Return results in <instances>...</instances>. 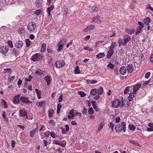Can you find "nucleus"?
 <instances>
[{
    "mask_svg": "<svg viewBox=\"0 0 153 153\" xmlns=\"http://www.w3.org/2000/svg\"><path fill=\"white\" fill-rule=\"evenodd\" d=\"M65 65V63L64 61L62 60H59L55 62V65L57 68H59L63 67Z\"/></svg>",
    "mask_w": 153,
    "mask_h": 153,
    "instance_id": "6",
    "label": "nucleus"
},
{
    "mask_svg": "<svg viewBox=\"0 0 153 153\" xmlns=\"http://www.w3.org/2000/svg\"><path fill=\"white\" fill-rule=\"evenodd\" d=\"M41 13V10L40 9H39L36 10L35 12V14L37 16H39Z\"/></svg>",
    "mask_w": 153,
    "mask_h": 153,
    "instance_id": "50",
    "label": "nucleus"
},
{
    "mask_svg": "<svg viewBox=\"0 0 153 153\" xmlns=\"http://www.w3.org/2000/svg\"><path fill=\"white\" fill-rule=\"evenodd\" d=\"M44 79L46 80L47 82V84L48 85L50 84L51 80L50 76L48 75L44 77Z\"/></svg>",
    "mask_w": 153,
    "mask_h": 153,
    "instance_id": "25",
    "label": "nucleus"
},
{
    "mask_svg": "<svg viewBox=\"0 0 153 153\" xmlns=\"http://www.w3.org/2000/svg\"><path fill=\"white\" fill-rule=\"evenodd\" d=\"M98 94L101 95L103 93V89L102 87H100L98 89H97Z\"/></svg>",
    "mask_w": 153,
    "mask_h": 153,
    "instance_id": "30",
    "label": "nucleus"
},
{
    "mask_svg": "<svg viewBox=\"0 0 153 153\" xmlns=\"http://www.w3.org/2000/svg\"><path fill=\"white\" fill-rule=\"evenodd\" d=\"M8 45L11 48H12L13 47V43L11 41H8Z\"/></svg>",
    "mask_w": 153,
    "mask_h": 153,
    "instance_id": "51",
    "label": "nucleus"
},
{
    "mask_svg": "<svg viewBox=\"0 0 153 153\" xmlns=\"http://www.w3.org/2000/svg\"><path fill=\"white\" fill-rule=\"evenodd\" d=\"M127 69L128 73H131L133 71V65L131 64H128L127 65Z\"/></svg>",
    "mask_w": 153,
    "mask_h": 153,
    "instance_id": "17",
    "label": "nucleus"
},
{
    "mask_svg": "<svg viewBox=\"0 0 153 153\" xmlns=\"http://www.w3.org/2000/svg\"><path fill=\"white\" fill-rule=\"evenodd\" d=\"M87 112V109L84 108L82 111V113L84 114H86Z\"/></svg>",
    "mask_w": 153,
    "mask_h": 153,
    "instance_id": "63",
    "label": "nucleus"
},
{
    "mask_svg": "<svg viewBox=\"0 0 153 153\" xmlns=\"http://www.w3.org/2000/svg\"><path fill=\"white\" fill-rule=\"evenodd\" d=\"M116 46V42H112L109 47V50L113 51V50L114 49Z\"/></svg>",
    "mask_w": 153,
    "mask_h": 153,
    "instance_id": "24",
    "label": "nucleus"
},
{
    "mask_svg": "<svg viewBox=\"0 0 153 153\" xmlns=\"http://www.w3.org/2000/svg\"><path fill=\"white\" fill-rule=\"evenodd\" d=\"M2 115L3 118L4 119L5 121L7 122L8 121V119L7 117L6 114L4 111H3L2 112Z\"/></svg>",
    "mask_w": 153,
    "mask_h": 153,
    "instance_id": "29",
    "label": "nucleus"
},
{
    "mask_svg": "<svg viewBox=\"0 0 153 153\" xmlns=\"http://www.w3.org/2000/svg\"><path fill=\"white\" fill-rule=\"evenodd\" d=\"M60 146L63 147H65L66 146V142L65 140H64L60 141Z\"/></svg>",
    "mask_w": 153,
    "mask_h": 153,
    "instance_id": "37",
    "label": "nucleus"
},
{
    "mask_svg": "<svg viewBox=\"0 0 153 153\" xmlns=\"http://www.w3.org/2000/svg\"><path fill=\"white\" fill-rule=\"evenodd\" d=\"M67 42V40L65 39H62L57 44V46L58 47L57 50L59 52L63 49V45L66 44Z\"/></svg>",
    "mask_w": 153,
    "mask_h": 153,
    "instance_id": "2",
    "label": "nucleus"
},
{
    "mask_svg": "<svg viewBox=\"0 0 153 153\" xmlns=\"http://www.w3.org/2000/svg\"><path fill=\"white\" fill-rule=\"evenodd\" d=\"M12 53L16 57L19 54V52L16 48H13L12 51Z\"/></svg>",
    "mask_w": 153,
    "mask_h": 153,
    "instance_id": "34",
    "label": "nucleus"
},
{
    "mask_svg": "<svg viewBox=\"0 0 153 153\" xmlns=\"http://www.w3.org/2000/svg\"><path fill=\"white\" fill-rule=\"evenodd\" d=\"M45 103V101L40 102L37 104V105L39 107L44 106Z\"/></svg>",
    "mask_w": 153,
    "mask_h": 153,
    "instance_id": "39",
    "label": "nucleus"
},
{
    "mask_svg": "<svg viewBox=\"0 0 153 153\" xmlns=\"http://www.w3.org/2000/svg\"><path fill=\"white\" fill-rule=\"evenodd\" d=\"M46 45L45 44H43L42 45V47L41 49V52H44L46 49Z\"/></svg>",
    "mask_w": 153,
    "mask_h": 153,
    "instance_id": "32",
    "label": "nucleus"
},
{
    "mask_svg": "<svg viewBox=\"0 0 153 153\" xmlns=\"http://www.w3.org/2000/svg\"><path fill=\"white\" fill-rule=\"evenodd\" d=\"M150 19L149 17H147L144 19L143 22L146 25H148L150 22Z\"/></svg>",
    "mask_w": 153,
    "mask_h": 153,
    "instance_id": "33",
    "label": "nucleus"
},
{
    "mask_svg": "<svg viewBox=\"0 0 153 153\" xmlns=\"http://www.w3.org/2000/svg\"><path fill=\"white\" fill-rule=\"evenodd\" d=\"M115 130L117 132L119 133L123 130L122 126L120 124H117L115 126Z\"/></svg>",
    "mask_w": 153,
    "mask_h": 153,
    "instance_id": "15",
    "label": "nucleus"
},
{
    "mask_svg": "<svg viewBox=\"0 0 153 153\" xmlns=\"http://www.w3.org/2000/svg\"><path fill=\"white\" fill-rule=\"evenodd\" d=\"M51 136L53 138H55L57 137V136L54 132H51L50 133Z\"/></svg>",
    "mask_w": 153,
    "mask_h": 153,
    "instance_id": "44",
    "label": "nucleus"
},
{
    "mask_svg": "<svg viewBox=\"0 0 153 153\" xmlns=\"http://www.w3.org/2000/svg\"><path fill=\"white\" fill-rule=\"evenodd\" d=\"M118 43L119 44V46L122 45V44L123 45V42L122 39H119L118 41Z\"/></svg>",
    "mask_w": 153,
    "mask_h": 153,
    "instance_id": "55",
    "label": "nucleus"
},
{
    "mask_svg": "<svg viewBox=\"0 0 153 153\" xmlns=\"http://www.w3.org/2000/svg\"><path fill=\"white\" fill-rule=\"evenodd\" d=\"M78 94L80 95L81 97H83L86 95V94L84 92L81 91H79L78 92Z\"/></svg>",
    "mask_w": 153,
    "mask_h": 153,
    "instance_id": "46",
    "label": "nucleus"
},
{
    "mask_svg": "<svg viewBox=\"0 0 153 153\" xmlns=\"http://www.w3.org/2000/svg\"><path fill=\"white\" fill-rule=\"evenodd\" d=\"M36 92V93L38 99H40L41 98V91H39L38 89H36L35 90Z\"/></svg>",
    "mask_w": 153,
    "mask_h": 153,
    "instance_id": "31",
    "label": "nucleus"
},
{
    "mask_svg": "<svg viewBox=\"0 0 153 153\" xmlns=\"http://www.w3.org/2000/svg\"><path fill=\"white\" fill-rule=\"evenodd\" d=\"M20 100L21 102L26 104L30 103L32 102L31 101L29 100L28 97L24 96H22L20 97Z\"/></svg>",
    "mask_w": 153,
    "mask_h": 153,
    "instance_id": "5",
    "label": "nucleus"
},
{
    "mask_svg": "<svg viewBox=\"0 0 153 153\" xmlns=\"http://www.w3.org/2000/svg\"><path fill=\"white\" fill-rule=\"evenodd\" d=\"M4 73H10L11 72L12 70L11 68H4Z\"/></svg>",
    "mask_w": 153,
    "mask_h": 153,
    "instance_id": "48",
    "label": "nucleus"
},
{
    "mask_svg": "<svg viewBox=\"0 0 153 153\" xmlns=\"http://www.w3.org/2000/svg\"><path fill=\"white\" fill-rule=\"evenodd\" d=\"M33 78V77L31 75H30L29 76V78H28V79L26 78L25 79L26 81H30Z\"/></svg>",
    "mask_w": 153,
    "mask_h": 153,
    "instance_id": "57",
    "label": "nucleus"
},
{
    "mask_svg": "<svg viewBox=\"0 0 153 153\" xmlns=\"http://www.w3.org/2000/svg\"><path fill=\"white\" fill-rule=\"evenodd\" d=\"M150 75V72H147L145 75V78L146 79H148Z\"/></svg>",
    "mask_w": 153,
    "mask_h": 153,
    "instance_id": "56",
    "label": "nucleus"
},
{
    "mask_svg": "<svg viewBox=\"0 0 153 153\" xmlns=\"http://www.w3.org/2000/svg\"><path fill=\"white\" fill-rule=\"evenodd\" d=\"M61 107L62 105L61 103H59L57 105V109L56 111V112L57 114L59 113Z\"/></svg>",
    "mask_w": 153,
    "mask_h": 153,
    "instance_id": "40",
    "label": "nucleus"
},
{
    "mask_svg": "<svg viewBox=\"0 0 153 153\" xmlns=\"http://www.w3.org/2000/svg\"><path fill=\"white\" fill-rule=\"evenodd\" d=\"M122 126V129L123 130L124 132H125L126 131V124L125 122H123L121 123V125Z\"/></svg>",
    "mask_w": 153,
    "mask_h": 153,
    "instance_id": "35",
    "label": "nucleus"
},
{
    "mask_svg": "<svg viewBox=\"0 0 153 153\" xmlns=\"http://www.w3.org/2000/svg\"><path fill=\"white\" fill-rule=\"evenodd\" d=\"M50 133L49 131H47L45 132L44 134L45 136L48 137L50 135Z\"/></svg>",
    "mask_w": 153,
    "mask_h": 153,
    "instance_id": "59",
    "label": "nucleus"
},
{
    "mask_svg": "<svg viewBox=\"0 0 153 153\" xmlns=\"http://www.w3.org/2000/svg\"><path fill=\"white\" fill-rule=\"evenodd\" d=\"M143 28V27H140L138 26L137 29V30L136 32V34L137 35L139 33H140L141 32V31L142 28Z\"/></svg>",
    "mask_w": 153,
    "mask_h": 153,
    "instance_id": "38",
    "label": "nucleus"
},
{
    "mask_svg": "<svg viewBox=\"0 0 153 153\" xmlns=\"http://www.w3.org/2000/svg\"><path fill=\"white\" fill-rule=\"evenodd\" d=\"M114 51L112 50H109L107 53V57L108 58H109L113 54Z\"/></svg>",
    "mask_w": 153,
    "mask_h": 153,
    "instance_id": "27",
    "label": "nucleus"
},
{
    "mask_svg": "<svg viewBox=\"0 0 153 153\" xmlns=\"http://www.w3.org/2000/svg\"><path fill=\"white\" fill-rule=\"evenodd\" d=\"M83 49L84 50H87L90 51H94V49L92 48H89L88 47H84Z\"/></svg>",
    "mask_w": 153,
    "mask_h": 153,
    "instance_id": "49",
    "label": "nucleus"
},
{
    "mask_svg": "<svg viewBox=\"0 0 153 153\" xmlns=\"http://www.w3.org/2000/svg\"><path fill=\"white\" fill-rule=\"evenodd\" d=\"M128 128L129 130L134 131L136 129V127L134 125L130 124L128 126Z\"/></svg>",
    "mask_w": 153,
    "mask_h": 153,
    "instance_id": "21",
    "label": "nucleus"
},
{
    "mask_svg": "<svg viewBox=\"0 0 153 153\" xmlns=\"http://www.w3.org/2000/svg\"><path fill=\"white\" fill-rule=\"evenodd\" d=\"M19 115L25 119L28 118L27 112L25 110L21 109L19 111Z\"/></svg>",
    "mask_w": 153,
    "mask_h": 153,
    "instance_id": "7",
    "label": "nucleus"
},
{
    "mask_svg": "<svg viewBox=\"0 0 153 153\" xmlns=\"http://www.w3.org/2000/svg\"><path fill=\"white\" fill-rule=\"evenodd\" d=\"M1 103L4 106L5 108H7V104L6 102L4 100H1Z\"/></svg>",
    "mask_w": 153,
    "mask_h": 153,
    "instance_id": "54",
    "label": "nucleus"
},
{
    "mask_svg": "<svg viewBox=\"0 0 153 153\" xmlns=\"http://www.w3.org/2000/svg\"><path fill=\"white\" fill-rule=\"evenodd\" d=\"M53 144H54L56 145H60V142L57 140L56 139L53 141L52 142Z\"/></svg>",
    "mask_w": 153,
    "mask_h": 153,
    "instance_id": "47",
    "label": "nucleus"
},
{
    "mask_svg": "<svg viewBox=\"0 0 153 153\" xmlns=\"http://www.w3.org/2000/svg\"><path fill=\"white\" fill-rule=\"evenodd\" d=\"M37 131V129H33L30 132V136L31 137H33L34 136V134Z\"/></svg>",
    "mask_w": 153,
    "mask_h": 153,
    "instance_id": "26",
    "label": "nucleus"
},
{
    "mask_svg": "<svg viewBox=\"0 0 153 153\" xmlns=\"http://www.w3.org/2000/svg\"><path fill=\"white\" fill-rule=\"evenodd\" d=\"M26 45L27 47H29L31 44V42L29 39H27L25 40Z\"/></svg>",
    "mask_w": 153,
    "mask_h": 153,
    "instance_id": "36",
    "label": "nucleus"
},
{
    "mask_svg": "<svg viewBox=\"0 0 153 153\" xmlns=\"http://www.w3.org/2000/svg\"><path fill=\"white\" fill-rule=\"evenodd\" d=\"M20 95L18 94L14 97L13 99V103L15 104H19L20 102Z\"/></svg>",
    "mask_w": 153,
    "mask_h": 153,
    "instance_id": "10",
    "label": "nucleus"
},
{
    "mask_svg": "<svg viewBox=\"0 0 153 153\" xmlns=\"http://www.w3.org/2000/svg\"><path fill=\"white\" fill-rule=\"evenodd\" d=\"M47 51L49 53H53V51L49 47H48L47 49Z\"/></svg>",
    "mask_w": 153,
    "mask_h": 153,
    "instance_id": "58",
    "label": "nucleus"
},
{
    "mask_svg": "<svg viewBox=\"0 0 153 153\" xmlns=\"http://www.w3.org/2000/svg\"><path fill=\"white\" fill-rule=\"evenodd\" d=\"M53 110H52V109H50L49 110H48V114H49L48 116H49L50 117H52L53 115Z\"/></svg>",
    "mask_w": 153,
    "mask_h": 153,
    "instance_id": "43",
    "label": "nucleus"
},
{
    "mask_svg": "<svg viewBox=\"0 0 153 153\" xmlns=\"http://www.w3.org/2000/svg\"><path fill=\"white\" fill-rule=\"evenodd\" d=\"M108 126L109 129L111 130V131L112 132L114 130V124L112 122H111L108 125Z\"/></svg>",
    "mask_w": 153,
    "mask_h": 153,
    "instance_id": "23",
    "label": "nucleus"
},
{
    "mask_svg": "<svg viewBox=\"0 0 153 153\" xmlns=\"http://www.w3.org/2000/svg\"><path fill=\"white\" fill-rule=\"evenodd\" d=\"M130 89V87L128 86L125 89V90L124 92V93L125 94H126L127 93L129 92Z\"/></svg>",
    "mask_w": 153,
    "mask_h": 153,
    "instance_id": "52",
    "label": "nucleus"
},
{
    "mask_svg": "<svg viewBox=\"0 0 153 153\" xmlns=\"http://www.w3.org/2000/svg\"><path fill=\"white\" fill-rule=\"evenodd\" d=\"M75 73L76 74H79V68H76L75 69Z\"/></svg>",
    "mask_w": 153,
    "mask_h": 153,
    "instance_id": "64",
    "label": "nucleus"
},
{
    "mask_svg": "<svg viewBox=\"0 0 153 153\" xmlns=\"http://www.w3.org/2000/svg\"><path fill=\"white\" fill-rule=\"evenodd\" d=\"M36 27V24L33 22L29 23L27 26V29L29 31H33L35 29Z\"/></svg>",
    "mask_w": 153,
    "mask_h": 153,
    "instance_id": "4",
    "label": "nucleus"
},
{
    "mask_svg": "<svg viewBox=\"0 0 153 153\" xmlns=\"http://www.w3.org/2000/svg\"><path fill=\"white\" fill-rule=\"evenodd\" d=\"M23 45V42L22 41H18L16 42L15 46L17 48H21Z\"/></svg>",
    "mask_w": 153,
    "mask_h": 153,
    "instance_id": "11",
    "label": "nucleus"
},
{
    "mask_svg": "<svg viewBox=\"0 0 153 153\" xmlns=\"http://www.w3.org/2000/svg\"><path fill=\"white\" fill-rule=\"evenodd\" d=\"M107 67L108 68H110L112 69L114 67V66L113 65H112V64H111L110 63L108 64Z\"/></svg>",
    "mask_w": 153,
    "mask_h": 153,
    "instance_id": "62",
    "label": "nucleus"
},
{
    "mask_svg": "<svg viewBox=\"0 0 153 153\" xmlns=\"http://www.w3.org/2000/svg\"><path fill=\"white\" fill-rule=\"evenodd\" d=\"M134 92L131 93L129 94V96L128 98V100L129 101H131L133 100V98L134 96Z\"/></svg>",
    "mask_w": 153,
    "mask_h": 153,
    "instance_id": "22",
    "label": "nucleus"
},
{
    "mask_svg": "<svg viewBox=\"0 0 153 153\" xmlns=\"http://www.w3.org/2000/svg\"><path fill=\"white\" fill-rule=\"evenodd\" d=\"M105 56V55L103 53H100L97 54L96 56L97 58L100 59V58H104Z\"/></svg>",
    "mask_w": 153,
    "mask_h": 153,
    "instance_id": "20",
    "label": "nucleus"
},
{
    "mask_svg": "<svg viewBox=\"0 0 153 153\" xmlns=\"http://www.w3.org/2000/svg\"><path fill=\"white\" fill-rule=\"evenodd\" d=\"M44 57V55L39 53H36L33 54L32 56V60L34 61H39L42 60Z\"/></svg>",
    "mask_w": 153,
    "mask_h": 153,
    "instance_id": "1",
    "label": "nucleus"
},
{
    "mask_svg": "<svg viewBox=\"0 0 153 153\" xmlns=\"http://www.w3.org/2000/svg\"><path fill=\"white\" fill-rule=\"evenodd\" d=\"M75 115L73 114H69L68 116V118L70 119H73Z\"/></svg>",
    "mask_w": 153,
    "mask_h": 153,
    "instance_id": "60",
    "label": "nucleus"
},
{
    "mask_svg": "<svg viewBox=\"0 0 153 153\" xmlns=\"http://www.w3.org/2000/svg\"><path fill=\"white\" fill-rule=\"evenodd\" d=\"M125 31L128 34L131 35L134 33L135 30L134 28L129 29L126 28Z\"/></svg>",
    "mask_w": 153,
    "mask_h": 153,
    "instance_id": "16",
    "label": "nucleus"
},
{
    "mask_svg": "<svg viewBox=\"0 0 153 153\" xmlns=\"http://www.w3.org/2000/svg\"><path fill=\"white\" fill-rule=\"evenodd\" d=\"M97 89L93 88L91 90L90 94L91 95H95L97 93Z\"/></svg>",
    "mask_w": 153,
    "mask_h": 153,
    "instance_id": "28",
    "label": "nucleus"
},
{
    "mask_svg": "<svg viewBox=\"0 0 153 153\" xmlns=\"http://www.w3.org/2000/svg\"><path fill=\"white\" fill-rule=\"evenodd\" d=\"M63 100V95L61 94L59 98V102H62Z\"/></svg>",
    "mask_w": 153,
    "mask_h": 153,
    "instance_id": "61",
    "label": "nucleus"
},
{
    "mask_svg": "<svg viewBox=\"0 0 153 153\" xmlns=\"http://www.w3.org/2000/svg\"><path fill=\"white\" fill-rule=\"evenodd\" d=\"M104 126V124L103 123H101L99 126L97 131H100L103 127Z\"/></svg>",
    "mask_w": 153,
    "mask_h": 153,
    "instance_id": "41",
    "label": "nucleus"
},
{
    "mask_svg": "<svg viewBox=\"0 0 153 153\" xmlns=\"http://www.w3.org/2000/svg\"><path fill=\"white\" fill-rule=\"evenodd\" d=\"M45 73L44 71H42L40 69L37 70L35 72V74L38 76H41Z\"/></svg>",
    "mask_w": 153,
    "mask_h": 153,
    "instance_id": "18",
    "label": "nucleus"
},
{
    "mask_svg": "<svg viewBox=\"0 0 153 153\" xmlns=\"http://www.w3.org/2000/svg\"><path fill=\"white\" fill-rule=\"evenodd\" d=\"M141 86V84H137L134 86L133 91L135 93L139 89Z\"/></svg>",
    "mask_w": 153,
    "mask_h": 153,
    "instance_id": "19",
    "label": "nucleus"
},
{
    "mask_svg": "<svg viewBox=\"0 0 153 153\" xmlns=\"http://www.w3.org/2000/svg\"><path fill=\"white\" fill-rule=\"evenodd\" d=\"M76 112V111L74 109H72L70 110L69 112V114H73L74 115L75 112Z\"/></svg>",
    "mask_w": 153,
    "mask_h": 153,
    "instance_id": "53",
    "label": "nucleus"
},
{
    "mask_svg": "<svg viewBox=\"0 0 153 153\" xmlns=\"http://www.w3.org/2000/svg\"><path fill=\"white\" fill-rule=\"evenodd\" d=\"M88 114H94V110L92 108H90L88 110Z\"/></svg>",
    "mask_w": 153,
    "mask_h": 153,
    "instance_id": "42",
    "label": "nucleus"
},
{
    "mask_svg": "<svg viewBox=\"0 0 153 153\" xmlns=\"http://www.w3.org/2000/svg\"><path fill=\"white\" fill-rule=\"evenodd\" d=\"M119 71L121 75H124L126 72V68L124 66H122L120 68Z\"/></svg>",
    "mask_w": 153,
    "mask_h": 153,
    "instance_id": "14",
    "label": "nucleus"
},
{
    "mask_svg": "<svg viewBox=\"0 0 153 153\" xmlns=\"http://www.w3.org/2000/svg\"><path fill=\"white\" fill-rule=\"evenodd\" d=\"M54 5H53L48 7L47 9V11H50L51 12L54 8Z\"/></svg>",
    "mask_w": 153,
    "mask_h": 153,
    "instance_id": "45",
    "label": "nucleus"
},
{
    "mask_svg": "<svg viewBox=\"0 0 153 153\" xmlns=\"http://www.w3.org/2000/svg\"><path fill=\"white\" fill-rule=\"evenodd\" d=\"M95 28V25H91L86 27L85 29L83 30L84 32L88 31L94 29Z\"/></svg>",
    "mask_w": 153,
    "mask_h": 153,
    "instance_id": "13",
    "label": "nucleus"
},
{
    "mask_svg": "<svg viewBox=\"0 0 153 153\" xmlns=\"http://www.w3.org/2000/svg\"><path fill=\"white\" fill-rule=\"evenodd\" d=\"M111 107L115 108H117L120 104V100L118 99H115L111 102Z\"/></svg>",
    "mask_w": 153,
    "mask_h": 153,
    "instance_id": "3",
    "label": "nucleus"
},
{
    "mask_svg": "<svg viewBox=\"0 0 153 153\" xmlns=\"http://www.w3.org/2000/svg\"><path fill=\"white\" fill-rule=\"evenodd\" d=\"M130 37L128 34H126L123 37V45H125L128 42L131 40Z\"/></svg>",
    "mask_w": 153,
    "mask_h": 153,
    "instance_id": "9",
    "label": "nucleus"
},
{
    "mask_svg": "<svg viewBox=\"0 0 153 153\" xmlns=\"http://www.w3.org/2000/svg\"><path fill=\"white\" fill-rule=\"evenodd\" d=\"M92 20L93 22L97 23H101L100 17L98 15L92 18Z\"/></svg>",
    "mask_w": 153,
    "mask_h": 153,
    "instance_id": "12",
    "label": "nucleus"
},
{
    "mask_svg": "<svg viewBox=\"0 0 153 153\" xmlns=\"http://www.w3.org/2000/svg\"><path fill=\"white\" fill-rule=\"evenodd\" d=\"M0 50H1V53L6 56L5 54L8 52L9 48L7 46H3L0 48Z\"/></svg>",
    "mask_w": 153,
    "mask_h": 153,
    "instance_id": "8",
    "label": "nucleus"
}]
</instances>
